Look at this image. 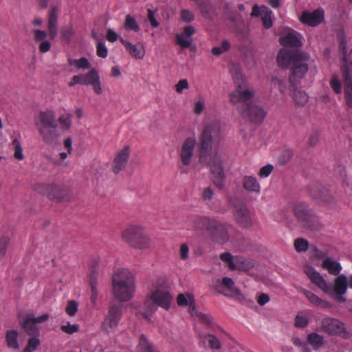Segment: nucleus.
I'll use <instances>...</instances> for the list:
<instances>
[{
  "instance_id": "nucleus-1",
  "label": "nucleus",
  "mask_w": 352,
  "mask_h": 352,
  "mask_svg": "<svg viewBox=\"0 0 352 352\" xmlns=\"http://www.w3.org/2000/svg\"><path fill=\"white\" fill-rule=\"evenodd\" d=\"M221 131L222 126L219 122H212L205 126L200 137L203 151L199 154V162L208 165L212 182L219 190L224 188L226 183V174L222 166L221 158L216 153L208 156L206 151L210 149L212 143L219 140Z\"/></svg>"
},
{
  "instance_id": "nucleus-2",
  "label": "nucleus",
  "mask_w": 352,
  "mask_h": 352,
  "mask_svg": "<svg viewBox=\"0 0 352 352\" xmlns=\"http://www.w3.org/2000/svg\"><path fill=\"white\" fill-rule=\"evenodd\" d=\"M232 72L236 87L229 94L230 102L233 104L242 103L237 110L243 118L254 123L262 122L266 113L261 107L252 102L255 95L254 89L242 80V74L238 66H233Z\"/></svg>"
},
{
  "instance_id": "nucleus-3",
  "label": "nucleus",
  "mask_w": 352,
  "mask_h": 352,
  "mask_svg": "<svg viewBox=\"0 0 352 352\" xmlns=\"http://www.w3.org/2000/svg\"><path fill=\"white\" fill-rule=\"evenodd\" d=\"M173 299L166 279L163 276L157 278L144 300L142 316L148 318L157 310V307L166 311L169 310Z\"/></svg>"
},
{
  "instance_id": "nucleus-4",
  "label": "nucleus",
  "mask_w": 352,
  "mask_h": 352,
  "mask_svg": "<svg viewBox=\"0 0 352 352\" xmlns=\"http://www.w3.org/2000/svg\"><path fill=\"white\" fill-rule=\"evenodd\" d=\"M135 292V275L128 269L117 270L112 276V294L120 302H127Z\"/></svg>"
},
{
  "instance_id": "nucleus-5",
  "label": "nucleus",
  "mask_w": 352,
  "mask_h": 352,
  "mask_svg": "<svg viewBox=\"0 0 352 352\" xmlns=\"http://www.w3.org/2000/svg\"><path fill=\"white\" fill-rule=\"evenodd\" d=\"M122 239L129 246L140 250L151 249L152 239L146 228L138 225H131L125 228L121 234Z\"/></svg>"
},
{
  "instance_id": "nucleus-6",
  "label": "nucleus",
  "mask_w": 352,
  "mask_h": 352,
  "mask_svg": "<svg viewBox=\"0 0 352 352\" xmlns=\"http://www.w3.org/2000/svg\"><path fill=\"white\" fill-rule=\"evenodd\" d=\"M34 123L45 142L50 144L56 139V119L54 111L47 109L40 111L34 118Z\"/></svg>"
},
{
  "instance_id": "nucleus-7",
  "label": "nucleus",
  "mask_w": 352,
  "mask_h": 352,
  "mask_svg": "<svg viewBox=\"0 0 352 352\" xmlns=\"http://www.w3.org/2000/svg\"><path fill=\"white\" fill-rule=\"evenodd\" d=\"M47 32L42 30H33L32 32L34 35V41L38 43V48L41 53L48 52L52 47L51 42L47 39V34H49L51 40H54L58 32V20L48 19L47 20Z\"/></svg>"
},
{
  "instance_id": "nucleus-8",
  "label": "nucleus",
  "mask_w": 352,
  "mask_h": 352,
  "mask_svg": "<svg viewBox=\"0 0 352 352\" xmlns=\"http://www.w3.org/2000/svg\"><path fill=\"white\" fill-rule=\"evenodd\" d=\"M309 56L306 53H297L294 58V63L292 65V74L289 76V82L294 86L307 74L309 66L311 63Z\"/></svg>"
},
{
  "instance_id": "nucleus-9",
  "label": "nucleus",
  "mask_w": 352,
  "mask_h": 352,
  "mask_svg": "<svg viewBox=\"0 0 352 352\" xmlns=\"http://www.w3.org/2000/svg\"><path fill=\"white\" fill-rule=\"evenodd\" d=\"M197 145L195 137H188L182 142L179 151V168L182 173L188 172L189 166L192 164L195 157V149Z\"/></svg>"
},
{
  "instance_id": "nucleus-10",
  "label": "nucleus",
  "mask_w": 352,
  "mask_h": 352,
  "mask_svg": "<svg viewBox=\"0 0 352 352\" xmlns=\"http://www.w3.org/2000/svg\"><path fill=\"white\" fill-rule=\"evenodd\" d=\"M349 287L348 278L344 274H340L333 282V286L328 283L327 292L324 294L333 298L339 303L345 302L346 299L344 297Z\"/></svg>"
},
{
  "instance_id": "nucleus-11",
  "label": "nucleus",
  "mask_w": 352,
  "mask_h": 352,
  "mask_svg": "<svg viewBox=\"0 0 352 352\" xmlns=\"http://www.w3.org/2000/svg\"><path fill=\"white\" fill-rule=\"evenodd\" d=\"M295 216L306 226L310 229H316V223L318 218L309 208L308 206L303 203L296 204L294 208Z\"/></svg>"
},
{
  "instance_id": "nucleus-12",
  "label": "nucleus",
  "mask_w": 352,
  "mask_h": 352,
  "mask_svg": "<svg viewBox=\"0 0 352 352\" xmlns=\"http://www.w3.org/2000/svg\"><path fill=\"white\" fill-rule=\"evenodd\" d=\"M321 329L328 334L346 338L348 333L344 324L337 318L326 317L321 321Z\"/></svg>"
},
{
  "instance_id": "nucleus-13",
  "label": "nucleus",
  "mask_w": 352,
  "mask_h": 352,
  "mask_svg": "<svg viewBox=\"0 0 352 352\" xmlns=\"http://www.w3.org/2000/svg\"><path fill=\"white\" fill-rule=\"evenodd\" d=\"M121 316V306L116 304L111 305L102 322V329L108 333L114 331L118 326Z\"/></svg>"
},
{
  "instance_id": "nucleus-14",
  "label": "nucleus",
  "mask_w": 352,
  "mask_h": 352,
  "mask_svg": "<svg viewBox=\"0 0 352 352\" xmlns=\"http://www.w3.org/2000/svg\"><path fill=\"white\" fill-rule=\"evenodd\" d=\"M130 153L131 149L129 146H124L116 153L111 164V170L114 174H118L126 168Z\"/></svg>"
},
{
  "instance_id": "nucleus-15",
  "label": "nucleus",
  "mask_w": 352,
  "mask_h": 352,
  "mask_svg": "<svg viewBox=\"0 0 352 352\" xmlns=\"http://www.w3.org/2000/svg\"><path fill=\"white\" fill-rule=\"evenodd\" d=\"M324 19V12L322 9H317L314 11L305 10L299 16V21L305 25L310 27H316Z\"/></svg>"
},
{
  "instance_id": "nucleus-16",
  "label": "nucleus",
  "mask_w": 352,
  "mask_h": 352,
  "mask_svg": "<svg viewBox=\"0 0 352 352\" xmlns=\"http://www.w3.org/2000/svg\"><path fill=\"white\" fill-rule=\"evenodd\" d=\"M230 228V226L215 220L214 225L212 226L209 232L213 241L220 244H224L229 240L228 231Z\"/></svg>"
},
{
  "instance_id": "nucleus-17",
  "label": "nucleus",
  "mask_w": 352,
  "mask_h": 352,
  "mask_svg": "<svg viewBox=\"0 0 352 352\" xmlns=\"http://www.w3.org/2000/svg\"><path fill=\"white\" fill-rule=\"evenodd\" d=\"M214 287L217 292L226 296L232 297L240 294L239 290L235 287L232 279L228 277L217 280Z\"/></svg>"
},
{
  "instance_id": "nucleus-18",
  "label": "nucleus",
  "mask_w": 352,
  "mask_h": 352,
  "mask_svg": "<svg viewBox=\"0 0 352 352\" xmlns=\"http://www.w3.org/2000/svg\"><path fill=\"white\" fill-rule=\"evenodd\" d=\"M302 36L292 29H286L282 33L280 43L285 47H299L302 45Z\"/></svg>"
},
{
  "instance_id": "nucleus-19",
  "label": "nucleus",
  "mask_w": 352,
  "mask_h": 352,
  "mask_svg": "<svg viewBox=\"0 0 352 352\" xmlns=\"http://www.w3.org/2000/svg\"><path fill=\"white\" fill-rule=\"evenodd\" d=\"M84 85H91L94 91L98 95L102 94L103 91L100 75L95 68L91 69L89 72L84 74Z\"/></svg>"
},
{
  "instance_id": "nucleus-20",
  "label": "nucleus",
  "mask_w": 352,
  "mask_h": 352,
  "mask_svg": "<svg viewBox=\"0 0 352 352\" xmlns=\"http://www.w3.org/2000/svg\"><path fill=\"white\" fill-rule=\"evenodd\" d=\"M304 272L312 283L315 284L324 293L327 292V289L328 283L324 279V278L318 272L310 266H305L304 268Z\"/></svg>"
},
{
  "instance_id": "nucleus-21",
  "label": "nucleus",
  "mask_w": 352,
  "mask_h": 352,
  "mask_svg": "<svg viewBox=\"0 0 352 352\" xmlns=\"http://www.w3.org/2000/svg\"><path fill=\"white\" fill-rule=\"evenodd\" d=\"M120 41L124 46L126 50L131 56L138 60H142L144 58L146 52L142 43H138L137 45L133 44L132 43L127 41L122 38H120Z\"/></svg>"
},
{
  "instance_id": "nucleus-22",
  "label": "nucleus",
  "mask_w": 352,
  "mask_h": 352,
  "mask_svg": "<svg viewBox=\"0 0 352 352\" xmlns=\"http://www.w3.org/2000/svg\"><path fill=\"white\" fill-rule=\"evenodd\" d=\"M234 215L235 220L241 226L249 228L252 226V219L246 207L240 206L237 208Z\"/></svg>"
},
{
  "instance_id": "nucleus-23",
  "label": "nucleus",
  "mask_w": 352,
  "mask_h": 352,
  "mask_svg": "<svg viewBox=\"0 0 352 352\" xmlns=\"http://www.w3.org/2000/svg\"><path fill=\"white\" fill-rule=\"evenodd\" d=\"M215 220L206 217H197L192 222V229L195 231L206 230L210 232L212 226L214 225Z\"/></svg>"
},
{
  "instance_id": "nucleus-24",
  "label": "nucleus",
  "mask_w": 352,
  "mask_h": 352,
  "mask_svg": "<svg viewBox=\"0 0 352 352\" xmlns=\"http://www.w3.org/2000/svg\"><path fill=\"white\" fill-rule=\"evenodd\" d=\"M177 303L179 307L188 306V310L191 315L195 311V297L190 293L180 294L177 297Z\"/></svg>"
},
{
  "instance_id": "nucleus-25",
  "label": "nucleus",
  "mask_w": 352,
  "mask_h": 352,
  "mask_svg": "<svg viewBox=\"0 0 352 352\" xmlns=\"http://www.w3.org/2000/svg\"><path fill=\"white\" fill-rule=\"evenodd\" d=\"M301 292L314 306L320 307L322 308H331L332 307V305L329 302L320 298L319 296L309 290L302 289Z\"/></svg>"
},
{
  "instance_id": "nucleus-26",
  "label": "nucleus",
  "mask_w": 352,
  "mask_h": 352,
  "mask_svg": "<svg viewBox=\"0 0 352 352\" xmlns=\"http://www.w3.org/2000/svg\"><path fill=\"white\" fill-rule=\"evenodd\" d=\"M321 267L331 275H338L342 269L338 261L328 256L324 258Z\"/></svg>"
},
{
  "instance_id": "nucleus-27",
  "label": "nucleus",
  "mask_w": 352,
  "mask_h": 352,
  "mask_svg": "<svg viewBox=\"0 0 352 352\" xmlns=\"http://www.w3.org/2000/svg\"><path fill=\"white\" fill-rule=\"evenodd\" d=\"M296 56V54L293 55L292 52L289 50L285 48L281 49L277 56V63L281 67H287L290 64H293L294 58Z\"/></svg>"
},
{
  "instance_id": "nucleus-28",
  "label": "nucleus",
  "mask_w": 352,
  "mask_h": 352,
  "mask_svg": "<svg viewBox=\"0 0 352 352\" xmlns=\"http://www.w3.org/2000/svg\"><path fill=\"white\" fill-rule=\"evenodd\" d=\"M344 101L346 105L352 109V80L349 76L348 71H344Z\"/></svg>"
},
{
  "instance_id": "nucleus-29",
  "label": "nucleus",
  "mask_w": 352,
  "mask_h": 352,
  "mask_svg": "<svg viewBox=\"0 0 352 352\" xmlns=\"http://www.w3.org/2000/svg\"><path fill=\"white\" fill-rule=\"evenodd\" d=\"M243 186L248 192L259 193L261 186L257 179L253 176L245 175L243 177Z\"/></svg>"
},
{
  "instance_id": "nucleus-30",
  "label": "nucleus",
  "mask_w": 352,
  "mask_h": 352,
  "mask_svg": "<svg viewBox=\"0 0 352 352\" xmlns=\"http://www.w3.org/2000/svg\"><path fill=\"white\" fill-rule=\"evenodd\" d=\"M6 342L8 347L13 351L20 349L19 333L16 330H8L6 333Z\"/></svg>"
},
{
  "instance_id": "nucleus-31",
  "label": "nucleus",
  "mask_w": 352,
  "mask_h": 352,
  "mask_svg": "<svg viewBox=\"0 0 352 352\" xmlns=\"http://www.w3.org/2000/svg\"><path fill=\"white\" fill-rule=\"evenodd\" d=\"M204 17L211 19L213 14V8L210 0H194Z\"/></svg>"
},
{
  "instance_id": "nucleus-32",
  "label": "nucleus",
  "mask_w": 352,
  "mask_h": 352,
  "mask_svg": "<svg viewBox=\"0 0 352 352\" xmlns=\"http://www.w3.org/2000/svg\"><path fill=\"white\" fill-rule=\"evenodd\" d=\"M292 98L295 104L300 107L305 105L309 101L308 95L305 91L298 89H294Z\"/></svg>"
},
{
  "instance_id": "nucleus-33",
  "label": "nucleus",
  "mask_w": 352,
  "mask_h": 352,
  "mask_svg": "<svg viewBox=\"0 0 352 352\" xmlns=\"http://www.w3.org/2000/svg\"><path fill=\"white\" fill-rule=\"evenodd\" d=\"M21 325L30 336H39L40 331L38 327L36 326V324H34L32 320H29L27 317L21 321Z\"/></svg>"
},
{
  "instance_id": "nucleus-34",
  "label": "nucleus",
  "mask_w": 352,
  "mask_h": 352,
  "mask_svg": "<svg viewBox=\"0 0 352 352\" xmlns=\"http://www.w3.org/2000/svg\"><path fill=\"white\" fill-rule=\"evenodd\" d=\"M200 339L204 345L208 343L212 349H220L221 347L219 340L212 334H205L200 336Z\"/></svg>"
},
{
  "instance_id": "nucleus-35",
  "label": "nucleus",
  "mask_w": 352,
  "mask_h": 352,
  "mask_svg": "<svg viewBox=\"0 0 352 352\" xmlns=\"http://www.w3.org/2000/svg\"><path fill=\"white\" fill-rule=\"evenodd\" d=\"M49 190L50 198L58 201L61 200L66 194V190L64 188L54 184L49 186Z\"/></svg>"
},
{
  "instance_id": "nucleus-36",
  "label": "nucleus",
  "mask_w": 352,
  "mask_h": 352,
  "mask_svg": "<svg viewBox=\"0 0 352 352\" xmlns=\"http://www.w3.org/2000/svg\"><path fill=\"white\" fill-rule=\"evenodd\" d=\"M254 266V262L252 260L236 256V270L248 271L252 269Z\"/></svg>"
},
{
  "instance_id": "nucleus-37",
  "label": "nucleus",
  "mask_w": 352,
  "mask_h": 352,
  "mask_svg": "<svg viewBox=\"0 0 352 352\" xmlns=\"http://www.w3.org/2000/svg\"><path fill=\"white\" fill-rule=\"evenodd\" d=\"M309 344L314 349H319L324 344V337L317 333H311L307 336Z\"/></svg>"
},
{
  "instance_id": "nucleus-38",
  "label": "nucleus",
  "mask_w": 352,
  "mask_h": 352,
  "mask_svg": "<svg viewBox=\"0 0 352 352\" xmlns=\"http://www.w3.org/2000/svg\"><path fill=\"white\" fill-rule=\"evenodd\" d=\"M68 63L78 69H88L91 67V63L87 58L84 57L79 59L69 58Z\"/></svg>"
},
{
  "instance_id": "nucleus-39",
  "label": "nucleus",
  "mask_w": 352,
  "mask_h": 352,
  "mask_svg": "<svg viewBox=\"0 0 352 352\" xmlns=\"http://www.w3.org/2000/svg\"><path fill=\"white\" fill-rule=\"evenodd\" d=\"M272 12L266 6H262L261 19L263 25L266 29L272 27L273 22L272 19Z\"/></svg>"
},
{
  "instance_id": "nucleus-40",
  "label": "nucleus",
  "mask_w": 352,
  "mask_h": 352,
  "mask_svg": "<svg viewBox=\"0 0 352 352\" xmlns=\"http://www.w3.org/2000/svg\"><path fill=\"white\" fill-rule=\"evenodd\" d=\"M58 121L60 130L68 131L72 126V115L69 113H63L58 118Z\"/></svg>"
},
{
  "instance_id": "nucleus-41",
  "label": "nucleus",
  "mask_w": 352,
  "mask_h": 352,
  "mask_svg": "<svg viewBox=\"0 0 352 352\" xmlns=\"http://www.w3.org/2000/svg\"><path fill=\"white\" fill-rule=\"evenodd\" d=\"M39 336H32L28 340L27 345L23 349V352H34L41 344Z\"/></svg>"
},
{
  "instance_id": "nucleus-42",
  "label": "nucleus",
  "mask_w": 352,
  "mask_h": 352,
  "mask_svg": "<svg viewBox=\"0 0 352 352\" xmlns=\"http://www.w3.org/2000/svg\"><path fill=\"white\" fill-rule=\"evenodd\" d=\"M137 350L138 352H154L151 344L144 335L139 338Z\"/></svg>"
},
{
  "instance_id": "nucleus-43",
  "label": "nucleus",
  "mask_w": 352,
  "mask_h": 352,
  "mask_svg": "<svg viewBox=\"0 0 352 352\" xmlns=\"http://www.w3.org/2000/svg\"><path fill=\"white\" fill-rule=\"evenodd\" d=\"M74 34V28L72 25L64 26L60 30V37L62 41L69 43Z\"/></svg>"
},
{
  "instance_id": "nucleus-44",
  "label": "nucleus",
  "mask_w": 352,
  "mask_h": 352,
  "mask_svg": "<svg viewBox=\"0 0 352 352\" xmlns=\"http://www.w3.org/2000/svg\"><path fill=\"white\" fill-rule=\"evenodd\" d=\"M124 26L125 29H126L127 30H132L135 32H139V30L140 29L135 19L133 16H131L130 14H127L125 16V21H124Z\"/></svg>"
},
{
  "instance_id": "nucleus-45",
  "label": "nucleus",
  "mask_w": 352,
  "mask_h": 352,
  "mask_svg": "<svg viewBox=\"0 0 352 352\" xmlns=\"http://www.w3.org/2000/svg\"><path fill=\"white\" fill-rule=\"evenodd\" d=\"M97 274L93 272L90 275V285H91V301L95 304L97 301L98 291L96 288Z\"/></svg>"
},
{
  "instance_id": "nucleus-46",
  "label": "nucleus",
  "mask_w": 352,
  "mask_h": 352,
  "mask_svg": "<svg viewBox=\"0 0 352 352\" xmlns=\"http://www.w3.org/2000/svg\"><path fill=\"white\" fill-rule=\"evenodd\" d=\"M220 258L227 264L230 270H236V256H232L230 252H223L221 254Z\"/></svg>"
},
{
  "instance_id": "nucleus-47",
  "label": "nucleus",
  "mask_w": 352,
  "mask_h": 352,
  "mask_svg": "<svg viewBox=\"0 0 352 352\" xmlns=\"http://www.w3.org/2000/svg\"><path fill=\"white\" fill-rule=\"evenodd\" d=\"M230 47V44L228 41H223L220 45L214 47L211 52L214 56H219L227 52Z\"/></svg>"
},
{
  "instance_id": "nucleus-48",
  "label": "nucleus",
  "mask_w": 352,
  "mask_h": 352,
  "mask_svg": "<svg viewBox=\"0 0 352 352\" xmlns=\"http://www.w3.org/2000/svg\"><path fill=\"white\" fill-rule=\"evenodd\" d=\"M176 43L182 49L190 47L192 44V39L182 34L176 35Z\"/></svg>"
},
{
  "instance_id": "nucleus-49",
  "label": "nucleus",
  "mask_w": 352,
  "mask_h": 352,
  "mask_svg": "<svg viewBox=\"0 0 352 352\" xmlns=\"http://www.w3.org/2000/svg\"><path fill=\"white\" fill-rule=\"evenodd\" d=\"M12 145L14 149V157L18 160H23L24 155L23 153V148L20 142L15 139L12 141Z\"/></svg>"
},
{
  "instance_id": "nucleus-50",
  "label": "nucleus",
  "mask_w": 352,
  "mask_h": 352,
  "mask_svg": "<svg viewBox=\"0 0 352 352\" xmlns=\"http://www.w3.org/2000/svg\"><path fill=\"white\" fill-rule=\"evenodd\" d=\"M205 108V99L203 98H200L194 102L192 111L195 115L199 116L204 112Z\"/></svg>"
},
{
  "instance_id": "nucleus-51",
  "label": "nucleus",
  "mask_w": 352,
  "mask_h": 352,
  "mask_svg": "<svg viewBox=\"0 0 352 352\" xmlns=\"http://www.w3.org/2000/svg\"><path fill=\"white\" fill-rule=\"evenodd\" d=\"M214 190L211 187H205L201 192V197L204 201L208 204L214 197Z\"/></svg>"
},
{
  "instance_id": "nucleus-52",
  "label": "nucleus",
  "mask_w": 352,
  "mask_h": 352,
  "mask_svg": "<svg viewBox=\"0 0 352 352\" xmlns=\"http://www.w3.org/2000/svg\"><path fill=\"white\" fill-rule=\"evenodd\" d=\"M294 247L298 252H305L309 248V243L304 239L298 238L294 241Z\"/></svg>"
},
{
  "instance_id": "nucleus-53",
  "label": "nucleus",
  "mask_w": 352,
  "mask_h": 352,
  "mask_svg": "<svg viewBox=\"0 0 352 352\" xmlns=\"http://www.w3.org/2000/svg\"><path fill=\"white\" fill-rule=\"evenodd\" d=\"M61 330L68 334H72L78 332L79 330V325L77 324H70L67 322L66 324H63L60 327Z\"/></svg>"
},
{
  "instance_id": "nucleus-54",
  "label": "nucleus",
  "mask_w": 352,
  "mask_h": 352,
  "mask_svg": "<svg viewBox=\"0 0 352 352\" xmlns=\"http://www.w3.org/2000/svg\"><path fill=\"white\" fill-rule=\"evenodd\" d=\"M294 155V151L292 149L287 148L284 150L279 157V162L281 164H286L288 162L292 157Z\"/></svg>"
},
{
  "instance_id": "nucleus-55",
  "label": "nucleus",
  "mask_w": 352,
  "mask_h": 352,
  "mask_svg": "<svg viewBox=\"0 0 352 352\" xmlns=\"http://www.w3.org/2000/svg\"><path fill=\"white\" fill-rule=\"evenodd\" d=\"M309 319L303 315H297L295 318V326L298 328H304L307 326Z\"/></svg>"
},
{
  "instance_id": "nucleus-56",
  "label": "nucleus",
  "mask_w": 352,
  "mask_h": 352,
  "mask_svg": "<svg viewBox=\"0 0 352 352\" xmlns=\"http://www.w3.org/2000/svg\"><path fill=\"white\" fill-rule=\"evenodd\" d=\"M26 317L29 320H32V321L34 324H38V323H42V322L47 321L50 318V315L48 314H44L40 316L36 317L34 316V314H28Z\"/></svg>"
},
{
  "instance_id": "nucleus-57",
  "label": "nucleus",
  "mask_w": 352,
  "mask_h": 352,
  "mask_svg": "<svg viewBox=\"0 0 352 352\" xmlns=\"http://www.w3.org/2000/svg\"><path fill=\"white\" fill-rule=\"evenodd\" d=\"M78 311V303L75 300H70L68 302L67 305L65 307L66 313L73 316L76 314Z\"/></svg>"
},
{
  "instance_id": "nucleus-58",
  "label": "nucleus",
  "mask_w": 352,
  "mask_h": 352,
  "mask_svg": "<svg viewBox=\"0 0 352 352\" xmlns=\"http://www.w3.org/2000/svg\"><path fill=\"white\" fill-rule=\"evenodd\" d=\"M175 91L182 94L184 90L189 89V84L186 79H182L175 85Z\"/></svg>"
},
{
  "instance_id": "nucleus-59",
  "label": "nucleus",
  "mask_w": 352,
  "mask_h": 352,
  "mask_svg": "<svg viewBox=\"0 0 352 352\" xmlns=\"http://www.w3.org/2000/svg\"><path fill=\"white\" fill-rule=\"evenodd\" d=\"M194 18V14L191 11L187 9H184L181 11L180 19L182 21L189 23L192 21Z\"/></svg>"
},
{
  "instance_id": "nucleus-60",
  "label": "nucleus",
  "mask_w": 352,
  "mask_h": 352,
  "mask_svg": "<svg viewBox=\"0 0 352 352\" xmlns=\"http://www.w3.org/2000/svg\"><path fill=\"white\" fill-rule=\"evenodd\" d=\"M329 83H330L331 88L336 94L341 93V91H342L341 84L338 78L336 76H333L331 77Z\"/></svg>"
},
{
  "instance_id": "nucleus-61",
  "label": "nucleus",
  "mask_w": 352,
  "mask_h": 352,
  "mask_svg": "<svg viewBox=\"0 0 352 352\" xmlns=\"http://www.w3.org/2000/svg\"><path fill=\"white\" fill-rule=\"evenodd\" d=\"M179 255L181 260H187L189 257V247L186 243H182L179 246Z\"/></svg>"
},
{
  "instance_id": "nucleus-62",
  "label": "nucleus",
  "mask_w": 352,
  "mask_h": 352,
  "mask_svg": "<svg viewBox=\"0 0 352 352\" xmlns=\"http://www.w3.org/2000/svg\"><path fill=\"white\" fill-rule=\"evenodd\" d=\"M10 243V238L8 236H2L0 238V257L5 256L6 248Z\"/></svg>"
},
{
  "instance_id": "nucleus-63",
  "label": "nucleus",
  "mask_w": 352,
  "mask_h": 352,
  "mask_svg": "<svg viewBox=\"0 0 352 352\" xmlns=\"http://www.w3.org/2000/svg\"><path fill=\"white\" fill-rule=\"evenodd\" d=\"M84 74L74 76L68 82V86L74 87L78 84L84 85Z\"/></svg>"
},
{
  "instance_id": "nucleus-64",
  "label": "nucleus",
  "mask_w": 352,
  "mask_h": 352,
  "mask_svg": "<svg viewBox=\"0 0 352 352\" xmlns=\"http://www.w3.org/2000/svg\"><path fill=\"white\" fill-rule=\"evenodd\" d=\"M273 168H274V167L271 164H267L266 166H264L260 169L258 175L261 177H267L271 174V173L273 170Z\"/></svg>"
}]
</instances>
